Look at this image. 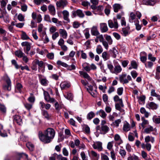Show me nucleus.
<instances>
[{
	"mask_svg": "<svg viewBox=\"0 0 160 160\" xmlns=\"http://www.w3.org/2000/svg\"><path fill=\"white\" fill-rule=\"evenodd\" d=\"M142 53L145 54L143 56L140 57V60L143 63H145L147 60V55L145 52H142Z\"/></svg>",
	"mask_w": 160,
	"mask_h": 160,
	"instance_id": "nucleus-54",
	"label": "nucleus"
},
{
	"mask_svg": "<svg viewBox=\"0 0 160 160\" xmlns=\"http://www.w3.org/2000/svg\"><path fill=\"white\" fill-rule=\"evenodd\" d=\"M57 64L59 66H62L66 68L69 70H74L76 69V67L74 64H72L71 65H68L65 62H62L61 61L58 60L57 62Z\"/></svg>",
	"mask_w": 160,
	"mask_h": 160,
	"instance_id": "nucleus-3",
	"label": "nucleus"
},
{
	"mask_svg": "<svg viewBox=\"0 0 160 160\" xmlns=\"http://www.w3.org/2000/svg\"><path fill=\"white\" fill-rule=\"evenodd\" d=\"M141 120L142 121V122L140 124L141 125L143 129H144L145 127V125L149 124V122L148 120L145 119L143 117L141 118Z\"/></svg>",
	"mask_w": 160,
	"mask_h": 160,
	"instance_id": "nucleus-35",
	"label": "nucleus"
},
{
	"mask_svg": "<svg viewBox=\"0 0 160 160\" xmlns=\"http://www.w3.org/2000/svg\"><path fill=\"white\" fill-rule=\"evenodd\" d=\"M4 79L7 85H4L3 86V88L5 90L10 91L11 89V82L10 78L7 76L4 77Z\"/></svg>",
	"mask_w": 160,
	"mask_h": 160,
	"instance_id": "nucleus-8",
	"label": "nucleus"
},
{
	"mask_svg": "<svg viewBox=\"0 0 160 160\" xmlns=\"http://www.w3.org/2000/svg\"><path fill=\"white\" fill-rule=\"evenodd\" d=\"M147 107L151 109H156L158 107V105L152 102L148 103L147 105Z\"/></svg>",
	"mask_w": 160,
	"mask_h": 160,
	"instance_id": "nucleus-21",
	"label": "nucleus"
},
{
	"mask_svg": "<svg viewBox=\"0 0 160 160\" xmlns=\"http://www.w3.org/2000/svg\"><path fill=\"white\" fill-rule=\"evenodd\" d=\"M113 8L114 9V12H118L119 10L121 8V7L120 5V4H115L113 5Z\"/></svg>",
	"mask_w": 160,
	"mask_h": 160,
	"instance_id": "nucleus-41",
	"label": "nucleus"
},
{
	"mask_svg": "<svg viewBox=\"0 0 160 160\" xmlns=\"http://www.w3.org/2000/svg\"><path fill=\"white\" fill-rule=\"evenodd\" d=\"M153 131V127L150 125L148 126V127L146 128L144 130V132L147 134L150 133Z\"/></svg>",
	"mask_w": 160,
	"mask_h": 160,
	"instance_id": "nucleus-38",
	"label": "nucleus"
},
{
	"mask_svg": "<svg viewBox=\"0 0 160 160\" xmlns=\"http://www.w3.org/2000/svg\"><path fill=\"white\" fill-rule=\"evenodd\" d=\"M34 2L38 5L44 2L46 4L49 3L50 1L48 0H34Z\"/></svg>",
	"mask_w": 160,
	"mask_h": 160,
	"instance_id": "nucleus-32",
	"label": "nucleus"
},
{
	"mask_svg": "<svg viewBox=\"0 0 160 160\" xmlns=\"http://www.w3.org/2000/svg\"><path fill=\"white\" fill-rule=\"evenodd\" d=\"M92 147L94 149H97L99 152L102 151L103 149L102 143L100 142H94L92 145Z\"/></svg>",
	"mask_w": 160,
	"mask_h": 160,
	"instance_id": "nucleus-10",
	"label": "nucleus"
},
{
	"mask_svg": "<svg viewBox=\"0 0 160 160\" xmlns=\"http://www.w3.org/2000/svg\"><path fill=\"white\" fill-rule=\"evenodd\" d=\"M148 59L152 62H154L156 60V58L152 57V54L151 53L148 54Z\"/></svg>",
	"mask_w": 160,
	"mask_h": 160,
	"instance_id": "nucleus-60",
	"label": "nucleus"
},
{
	"mask_svg": "<svg viewBox=\"0 0 160 160\" xmlns=\"http://www.w3.org/2000/svg\"><path fill=\"white\" fill-rule=\"evenodd\" d=\"M55 132L52 128H48L43 134L41 131L38 132V136L40 140L45 143H49L55 136Z\"/></svg>",
	"mask_w": 160,
	"mask_h": 160,
	"instance_id": "nucleus-1",
	"label": "nucleus"
},
{
	"mask_svg": "<svg viewBox=\"0 0 160 160\" xmlns=\"http://www.w3.org/2000/svg\"><path fill=\"white\" fill-rule=\"evenodd\" d=\"M152 120L155 123L159 124L160 123V116H157L156 115L154 116L152 118Z\"/></svg>",
	"mask_w": 160,
	"mask_h": 160,
	"instance_id": "nucleus-40",
	"label": "nucleus"
},
{
	"mask_svg": "<svg viewBox=\"0 0 160 160\" xmlns=\"http://www.w3.org/2000/svg\"><path fill=\"white\" fill-rule=\"evenodd\" d=\"M151 95L153 97H155L157 98V99L160 101V95L158 94L155 92L154 89H152L151 92Z\"/></svg>",
	"mask_w": 160,
	"mask_h": 160,
	"instance_id": "nucleus-37",
	"label": "nucleus"
},
{
	"mask_svg": "<svg viewBox=\"0 0 160 160\" xmlns=\"http://www.w3.org/2000/svg\"><path fill=\"white\" fill-rule=\"evenodd\" d=\"M0 111L3 113H5L6 112V108L3 105L0 104Z\"/></svg>",
	"mask_w": 160,
	"mask_h": 160,
	"instance_id": "nucleus-51",
	"label": "nucleus"
},
{
	"mask_svg": "<svg viewBox=\"0 0 160 160\" xmlns=\"http://www.w3.org/2000/svg\"><path fill=\"white\" fill-rule=\"evenodd\" d=\"M42 113L43 116L46 119L48 120L50 118V116L48 114V112L47 111L43 110L42 111Z\"/></svg>",
	"mask_w": 160,
	"mask_h": 160,
	"instance_id": "nucleus-46",
	"label": "nucleus"
},
{
	"mask_svg": "<svg viewBox=\"0 0 160 160\" xmlns=\"http://www.w3.org/2000/svg\"><path fill=\"white\" fill-rule=\"evenodd\" d=\"M11 62H12V64L14 66L16 69H18L19 68L20 66H19L18 65L16 61L15 60H14V59L12 60L11 61Z\"/></svg>",
	"mask_w": 160,
	"mask_h": 160,
	"instance_id": "nucleus-58",
	"label": "nucleus"
},
{
	"mask_svg": "<svg viewBox=\"0 0 160 160\" xmlns=\"http://www.w3.org/2000/svg\"><path fill=\"white\" fill-rule=\"evenodd\" d=\"M79 73L80 75L82 76L84 78L87 79L88 81H90L92 80V78L86 72L83 71H79Z\"/></svg>",
	"mask_w": 160,
	"mask_h": 160,
	"instance_id": "nucleus-26",
	"label": "nucleus"
},
{
	"mask_svg": "<svg viewBox=\"0 0 160 160\" xmlns=\"http://www.w3.org/2000/svg\"><path fill=\"white\" fill-rule=\"evenodd\" d=\"M62 13L64 20L67 21L68 22H70V20L69 18V13L68 11L66 10H64L62 11Z\"/></svg>",
	"mask_w": 160,
	"mask_h": 160,
	"instance_id": "nucleus-25",
	"label": "nucleus"
},
{
	"mask_svg": "<svg viewBox=\"0 0 160 160\" xmlns=\"http://www.w3.org/2000/svg\"><path fill=\"white\" fill-rule=\"evenodd\" d=\"M31 96L28 98V100L31 102H34L35 101V97L33 96V94L32 93H30Z\"/></svg>",
	"mask_w": 160,
	"mask_h": 160,
	"instance_id": "nucleus-59",
	"label": "nucleus"
},
{
	"mask_svg": "<svg viewBox=\"0 0 160 160\" xmlns=\"http://www.w3.org/2000/svg\"><path fill=\"white\" fill-rule=\"evenodd\" d=\"M119 153L122 158H124L126 156V152L125 150L120 149L119 150Z\"/></svg>",
	"mask_w": 160,
	"mask_h": 160,
	"instance_id": "nucleus-50",
	"label": "nucleus"
},
{
	"mask_svg": "<svg viewBox=\"0 0 160 160\" xmlns=\"http://www.w3.org/2000/svg\"><path fill=\"white\" fill-rule=\"evenodd\" d=\"M121 119H118L116 120L113 123V125L116 127H118L119 124L121 122Z\"/></svg>",
	"mask_w": 160,
	"mask_h": 160,
	"instance_id": "nucleus-63",
	"label": "nucleus"
},
{
	"mask_svg": "<svg viewBox=\"0 0 160 160\" xmlns=\"http://www.w3.org/2000/svg\"><path fill=\"white\" fill-rule=\"evenodd\" d=\"M67 3L66 0H60L56 2V4L57 7L63 9L66 6Z\"/></svg>",
	"mask_w": 160,
	"mask_h": 160,
	"instance_id": "nucleus-9",
	"label": "nucleus"
},
{
	"mask_svg": "<svg viewBox=\"0 0 160 160\" xmlns=\"http://www.w3.org/2000/svg\"><path fill=\"white\" fill-rule=\"evenodd\" d=\"M100 41L102 42L105 48L107 49L108 48V45H111L112 43V41Z\"/></svg>",
	"mask_w": 160,
	"mask_h": 160,
	"instance_id": "nucleus-30",
	"label": "nucleus"
},
{
	"mask_svg": "<svg viewBox=\"0 0 160 160\" xmlns=\"http://www.w3.org/2000/svg\"><path fill=\"white\" fill-rule=\"evenodd\" d=\"M110 157L112 160H116V156L113 150L111 151Z\"/></svg>",
	"mask_w": 160,
	"mask_h": 160,
	"instance_id": "nucleus-61",
	"label": "nucleus"
},
{
	"mask_svg": "<svg viewBox=\"0 0 160 160\" xmlns=\"http://www.w3.org/2000/svg\"><path fill=\"white\" fill-rule=\"evenodd\" d=\"M64 97L70 100H72L73 97L72 94L70 92H68L67 95H65Z\"/></svg>",
	"mask_w": 160,
	"mask_h": 160,
	"instance_id": "nucleus-56",
	"label": "nucleus"
},
{
	"mask_svg": "<svg viewBox=\"0 0 160 160\" xmlns=\"http://www.w3.org/2000/svg\"><path fill=\"white\" fill-rule=\"evenodd\" d=\"M96 51L98 54H101L103 51V49L101 45H98L96 48Z\"/></svg>",
	"mask_w": 160,
	"mask_h": 160,
	"instance_id": "nucleus-53",
	"label": "nucleus"
},
{
	"mask_svg": "<svg viewBox=\"0 0 160 160\" xmlns=\"http://www.w3.org/2000/svg\"><path fill=\"white\" fill-rule=\"evenodd\" d=\"M43 94L44 99L47 102L52 103L55 102V99L50 97L48 92L44 91Z\"/></svg>",
	"mask_w": 160,
	"mask_h": 160,
	"instance_id": "nucleus-7",
	"label": "nucleus"
},
{
	"mask_svg": "<svg viewBox=\"0 0 160 160\" xmlns=\"http://www.w3.org/2000/svg\"><path fill=\"white\" fill-rule=\"evenodd\" d=\"M113 99L115 102H118L120 103L121 107L124 106L122 99L119 98L118 96L117 95L113 97Z\"/></svg>",
	"mask_w": 160,
	"mask_h": 160,
	"instance_id": "nucleus-29",
	"label": "nucleus"
},
{
	"mask_svg": "<svg viewBox=\"0 0 160 160\" xmlns=\"http://www.w3.org/2000/svg\"><path fill=\"white\" fill-rule=\"evenodd\" d=\"M122 70L121 67L119 64L114 65L112 73L118 74L121 72Z\"/></svg>",
	"mask_w": 160,
	"mask_h": 160,
	"instance_id": "nucleus-16",
	"label": "nucleus"
},
{
	"mask_svg": "<svg viewBox=\"0 0 160 160\" xmlns=\"http://www.w3.org/2000/svg\"><path fill=\"white\" fill-rule=\"evenodd\" d=\"M76 14L81 18H83L84 16V15L82 12V11L80 9H78L76 11Z\"/></svg>",
	"mask_w": 160,
	"mask_h": 160,
	"instance_id": "nucleus-49",
	"label": "nucleus"
},
{
	"mask_svg": "<svg viewBox=\"0 0 160 160\" xmlns=\"http://www.w3.org/2000/svg\"><path fill=\"white\" fill-rule=\"evenodd\" d=\"M22 45L23 46H26V48H24V52L27 54H29L28 52L31 49L30 44L28 42H22Z\"/></svg>",
	"mask_w": 160,
	"mask_h": 160,
	"instance_id": "nucleus-11",
	"label": "nucleus"
},
{
	"mask_svg": "<svg viewBox=\"0 0 160 160\" xmlns=\"http://www.w3.org/2000/svg\"><path fill=\"white\" fill-rule=\"evenodd\" d=\"M119 80L121 83L123 84H127L132 80V78L129 75H127L126 74H122L119 76Z\"/></svg>",
	"mask_w": 160,
	"mask_h": 160,
	"instance_id": "nucleus-2",
	"label": "nucleus"
},
{
	"mask_svg": "<svg viewBox=\"0 0 160 160\" xmlns=\"http://www.w3.org/2000/svg\"><path fill=\"white\" fill-rule=\"evenodd\" d=\"M57 158L58 160H67V158L63 157L61 154L57 155Z\"/></svg>",
	"mask_w": 160,
	"mask_h": 160,
	"instance_id": "nucleus-64",
	"label": "nucleus"
},
{
	"mask_svg": "<svg viewBox=\"0 0 160 160\" xmlns=\"http://www.w3.org/2000/svg\"><path fill=\"white\" fill-rule=\"evenodd\" d=\"M26 146L31 151H32L34 150V146L31 142H28L26 144Z\"/></svg>",
	"mask_w": 160,
	"mask_h": 160,
	"instance_id": "nucleus-44",
	"label": "nucleus"
},
{
	"mask_svg": "<svg viewBox=\"0 0 160 160\" xmlns=\"http://www.w3.org/2000/svg\"><path fill=\"white\" fill-rule=\"evenodd\" d=\"M130 27L128 26L126 27L125 28H123L122 29V34L124 36H127L129 35L130 32H129Z\"/></svg>",
	"mask_w": 160,
	"mask_h": 160,
	"instance_id": "nucleus-24",
	"label": "nucleus"
},
{
	"mask_svg": "<svg viewBox=\"0 0 160 160\" xmlns=\"http://www.w3.org/2000/svg\"><path fill=\"white\" fill-rule=\"evenodd\" d=\"M91 155L92 160H98L100 155L94 151H91Z\"/></svg>",
	"mask_w": 160,
	"mask_h": 160,
	"instance_id": "nucleus-18",
	"label": "nucleus"
},
{
	"mask_svg": "<svg viewBox=\"0 0 160 160\" xmlns=\"http://www.w3.org/2000/svg\"><path fill=\"white\" fill-rule=\"evenodd\" d=\"M104 9L103 7L101 5L98 6L96 11H93V13L95 14H99L102 15V11Z\"/></svg>",
	"mask_w": 160,
	"mask_h": 160,
	"instance_id": "nucleus-17",
	"label": "nucleus"
},
{
	"mask_svg": "<svg viewBox=\"0 0 160 160\" xmlns=\"http://www.w3.org/2000/svg\"><path fill=\"white\" fill-rule=\"evenodd\" d=\"M95 116V113L92 111H91L88 113L87 116V118L89 120H91Z\"/></svg>",
	"mask_w": 160,
	"mask_h": 160,
	"instance_id": "nucleus-47",
	"label": "nucleus"
},
{
	"mask_svg": "<svg viewBox=\"0 0 160 160\" xmlns=\"http://www.w3.org/2000/svg\"><path fill=\"white\" fill-rule=\"evenodd\" d=\"M102 57L104 61H106L109 59L110 56L106 52H104L102 53Z\"/></svg>",
	"mask_w": 160,
	"mask_h": 160,
	"instance_id": "nucleus-42",
	"label": "nucleus"
},
{
	"mask_svg": "<svg viewBox=\"0 0 160 160\" xmlns=\"http://www.w3.org/2000/svg\"><path fill=\"white\" fill-rule=\"evenodd\" d=\"M82 66L85 70L87 72H89L91 70L90 65L88 63L84 62L82 64Z\"/></svg>",
	"mask_w": 160,
	"mask_h": 160,
	"instance_id": "nucleus-33",
	"label": "nucleus"
},
{
	"mask_svg": "<svg viewBox=\"0 0 160 160\" xmlns=\"http://www.w3.org/2000/svg\"><path fill=\"white\" fill-rule=\"evenodd\" d=\"M71 86L70 82L64 81L62 82L60 84V87L62 90L66 89L69 88Z\"/></svg>",
	"mask_w": 160,
	"mask_h": 160,
	"instance_id": "nucleus-19",
	"label": "nucleus"
},
{
	"mask_svg": "<svg viewBox=\"0 0 160 160\" xmlns=\"http://www.w3.org/2000/svg\"><path fill=\"white\" fill-rule=\"evenodd\" d=\"M101 160H109V159L107 155L102 153L101 154Z\"/></svg>",
	"mask_w": 160,
	"mask_h": 160,
	"instance_id": "nucleus-62",
	"label": "nucleus"
},
{
	"mask_svg": "<svg viewBox=\"0 0 160 160\" xmlns=\"http://www.w3.org/2000/svg\"><path fill=\"white\" fill-rule=\"evenodd\" d=\"M122 129L125 132H128L129 131L130 129V124L127 122H125L123 125Z\"/></svg>",
	"mask_w": 160,
	"mask_h": 160,
	"instance_id": "nucleus-34",
	"label": "nucleus"
},
{
	"mask_svg": "<svg viewBox=\"0 0 160 160\" xmlns=\"http://www.w3.org/2000/svg\"><path fill=\"white\" fill-rule=\"evenodd\" d=\"M91 32L92 35L94 36L98 35L99 34V32L96 26H93L91 29Z\"/></svg>",
	"mask_w": 160,
	"mask_h": 160,
	"instance_id": "nucleus-31",
	"label": "nucleus"
},
{
	"mask_svg": "<svg viewBox=\"0 0 160 160\" xmlns=\"http://www.w3.org/2000/svg\"><path fill=\"white\" fill-rule=\"evenodd\" d=\"M131 65L132 68L135 69H137L138 65L135 61H132L131 62Z\"/></svg>",
	"mask_w": 160,
	"mask_h": 160,
	"instance_id": "nucleus-55",
	"label": "nucleus"
},
{
	"mask_svg": "<svg viewBox=\"0 0 160 160\" xmlns=\"http://www.w3.org/2000/svg\"><path fill=\"white\" fill-rule=\"evenodd\" d=\"M110 51L112 52V56L114 58H115L117 55L118 54V52L115 48H113Z\"/></svg>",
	"mask_w": 160,
	"mask_h": 160,
	"instance_id": "nucleus-36",
	"label": "nucleus"
},
{
	"mask_svg": "<svg viewBox=\"0 0 160 160\" xmlns=\"http://www.w3.org/2000/svg\"><path fill=\"white\" fill-rule=\"evenodd\" d=\"M80 155L82 160H88L87 157L86 155L85 152L82 151L81 152Z\"/></svg>",
	"mask_w": 160,
	"mask_h": 160,
	"instance_id": "nucleus-57",
	"label": "nucleus"
},
{
	"mask_svg": "<svg viewBox=\"0 0 160 160\" xmlns=\"http://www.w3.org/2000/svg\"><path fill=\"white\" fill-rule=\"evenodd\" d=\"M114 139L116 142V143L118 145H120L123 143V141L121 138L120 136L118 134L115 135Z\"/></svg>",
	"mask_w": 160,
	"mask_h": 160,
	"instance_id": "nucleus-22",
	"label": "nucleus"
},
{
	"mask_svg": "<svg viewBox=\"0 0 160 160\" xmlns=\"http://www.w3.org/2000/svg\"><path fill=\"white\" fill-rule=\"evenodd\" d=\"M48 9L52 15H54L55 14L56 10L54 6L51 4L49 5L48 6Z\"/></svg>",
	"mask_w": 160,
	"mask_h": 160,
	"instance_id": "nucleus-27",
	"label": "nucleus"
},
{
	"mask_svg": "<svg viewBox=\"0 0 160 160\" xmlns=\"http://www.w3.org/2000/svg\"><path fill=\"white\" fill-rule=\"evenodd\" d=\"M41 84L43 86H46L48 83V81L47 80L46 78H41L40 80Z\"/></svg>",
	"mask_w": 160,
	"mask_h": 160,
	"instance_id": "nucleus-43",
	"label": "nucleus"
},
{
	"mask_svg": "<svg viewBox=\"0 0 160 160\" xmlns=\"http://www.w3.org/2000/svg\"><path fill=\"white\" fill-rule=\"evenodd\" d=\"M97 88L96 86L93 88L92 86L90 85L87 88V90L92 97H95L98 94Z\"/></svg>",
	"mask_w": 160,
	"mask_h": 160,
	"instance_id": "nucleus-5",
	"label": "nucleus"
},
{
	"mask_svg": "<svg viewBox=\"0 0 160 160\" xmlns=\"http://www.w3.org/2000/svg\"><path fill=\"white\" fill-rule=\"evenodd\" d=\"M60 36L62 38L60 40H63V39H66L68 37V33L64 29H60L59 30Z\"/></svg>",
	"mask_w": 160,
	"mask_h": 160,
	"instance_id": "nucleus-13",
	"label": "nucleus"
},
{
	"mask_svg": "<svg viewBox=\"0 0 160 160\" xmlns=\"http://www.w3.org/2000/svg\"><path fill=\"white\" fill-rule=\"evenodd\" d=\"M97 114H98L101 117L103 118H105L107 115L105 112L102 109H100L97 112Z\"/></svg>",
	"mask_w": 160,
	"mask_h": 160,
	"instance_id": "nucleus-28",
	"label": "nucleus"
},
{
	"mask_svg": "<svg viewBox=\"0 0 160 160\" xmlns=\"http://www.w3.org/2000/svg\"><path fill=\"white\" fill-rule=\"evenodd\" d=\"M100 29L102 32H106L108 30L107 24L105 23H101L100 24Z\"/></svg>",
	"mask_w": 160,
	"mask_h": 160,
	"instance_id": "nucleus-15",
	"label": "nucleus"
},
{
	"mask_svg": "<svg viewBox=\"0 0 160 160\" xmlns=\"http://www.w3.org/2000/svg\"><path fill=\"white\" fill-rule=\"evenodd\" d=\"M28 157V155L25 153H19L17 155L16 160H29Z\"/></svg>",
	"mask_w": 160,
	"mask_h": 160,
	"instance_id": "nucleus-12",
	"label": "nucleus"
},
{
	"mask_svg": "<svg viewBox=\"0 0 160 160\" xmlns=\"http://www.w3.org/2000/svg\"><path fill=\"white\" fill-rule=\"evenodd\" d=\"M110 130V128L107 125L101 126L100 130V133L105 134Z\"/></svg>",
	"mask_w": 160,
	"mask_h": 160,
	"instance_id": "nucleus-14",
	"label": "nucleus"
},
{
	"mask_svg": "<svg viewBox=\"0 0 160 160\" xmlns=\"http://www.w3.org/2000/svg\"><path fill=\"white\" fill-rule=\"evenodd\" d=\"M135 17L136 15L135 14L132 12L131 13L130 15V19L129 20L130 22H133V20L134 19L137 21L138 20L137 19H136Z\"/></svg>",
	"mask_w": 160,
	"mask_h": 160,
	"instance_id": "nucleus-52",
	"label": "nucleus"
},
{
	"mask_svg": "<svg viewBox=\"0 0 160 160\" xmlns=\"http://www.w3.org/2000/svg\"><path fill=\"white\" fill-rule=\"evenodd\" d=\"M35 62L38 66V70L39 72L44 73L45 72V65L44 62L42 61H39L38 59H35Z\"/></svg>",
	"mask_w": 160,
	"mask_h": 160,
	"instance_id": "nucleus-4",
	"label": "nucleus"
},
{
	"mask_svg": "<svg viewBox=\"0 0 160 160\" xmlns=\"http://www.w3.org/2000/svg\"><path fill=\"white\" fill-rule=\"evenodd\" d=\"M112 8L111 6L109 5H107L106 6L104 10V12L106 14L108 15L110 14V11Z\"/></svg>",
	"mask_w": 160,
	"mask_h": 160,
	"instance_id": "nucleus-45",
	"label": "nucleus"
},
{
	"mask_svg": "<svg viewBox=\"0 0 160 160\" xmlns=\"http://www.w3.org/2000/svg\"><path fill=\"white\" fill-rule=\"evenodd\" d=\"M156 2L155 0H143L142 1L143 4L147 5L153 6Z\"/></svg>",
	"mask_w": 160,
	"mask_h": 160,
	"instance_id": "nucleus-23",
	"label": "nucleus"
},
{
	"mask_svg": "<svg viewBox=\"0 0 160 160\" xmlns=\"http://www.w3.org/2000/svg\"><path fill=\"white\" fill-rule=\"evenodd\" d=\"M140 112L144 114L145 117L148 118V117L149 113L148 112H146L144 108H141L140 109Z\"/></svg>",
	"mask_w": 160,
	"mask_h": 160,
	"instance_id": "nucleus-48",
	"label": "nucleus"
},
{
	"mask_svg": "<svg viewBox=\"0 0 160 160\" xmlns=\"http://www.w3.org/2000/svg\"><path fill=\"white\" fill-rule=\"evenodd\" d=\"M13 121L19 125H21L22 123V119L21 117L18 115H15L13 116Z\"/></svg>",
	"mask_w": 160,
	"mask_h": 160,
	"instance_id": "nucleus-20",
	"label": "nucleus"
},
{
	"mask_svg": "<svg viewBox=\"0 0 160 160\" xmlns=\"http://www.w3.org/2000/svg\"><path fill=\"white\" fill-rule=\"evenodd\" d=\"M108 24L110 28L114 29H117L118 28V21L117 19H114V21L113 22L112 20H109L108 21Z\"/></svg>",
	"mask_w": 160,
	"mask_h": 160,
	"instance_id": "nucleus-6",
	"label": "nucleus"
},
{
	"mask_svg": "<svg viewBox=\"0 0 160 160\" xmlns=\"http://www.w3.org/2000/svg\"><path fill=\"white\" fill-rule=\"evenodd\" d=\"M15 55L18 58H21L24 55V53L21 50H18L15 52Z\"/></svg>",
	"mask_w": 160,
	"mask_h": 160,
	"instance_id": "nucleus-39",
	"label": "nucleus"
}]
</instances>
